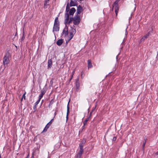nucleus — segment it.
<instances>
[{"instance_id":"obj_1","label":"nucleus","mask_w":158,"mask_h":158,"mask_svg":"<svg viewBox=\"0 0 158 158\" xmlns=\"http://www.w3.org/2000/svg\"><path fill=\"white\" fill-rule=\"evenodd\" d=\"M11 56L9 51H7L5 53L3 59V64L5 66H7L9 63V58L11 57Z\"/></svg>"},{"instance_id":"obj_2","label":"nucleus","mask_w":158,"mask_h":158,"mask_svg":"<svg viewBox=\"0 0 158 158\" xmlns=\"http://www.w3.org/2000/svg\"><path fill=\"white\" fill-rule=\"evenodd\" d=\"M120 0H116L112 5V10H113L114 7H115V12L116 14V16H117L119 11V8L118 7V3Z\"/></svg>"},{"instance_id":"obj_3","label":"nucleus","mask_w":158,"mask_h":158,"mask_svg":"<svg viewBox=\"0 0 158 158\" xmlns=\"http://www.w3.org/2000/svg\"><path fill=\"white\" fill-rule=\"evenodd\" d=\"M71 29L69 31L70 35L69 36V40H70L73 37L74 35L76 32V30L75 26L73 25V26L71 27Z\"/></svg>"},{"instance_id":"obj_4","label":"nucleus","mask_w":158,"mask_h":158,"mask_svg":"<svg viewBox=\"0 0 158 158\" xmlns=\"http://www.w3.org/2000/svg\"><path fill=\"white\" fill-rule=\"evenodd\" d=\"M80 22V16L78 15H76L74 17L73 23L74 25H78Z\"/></svg>"},{"instance_id":"obj_5","label":"nucleus","mask_w":158,"mask_h":158,"mask_svg":"<svg viewBox=\"0 0 158 158\" xmlns=\"http://www.w3.org/2000/svg\"><path fill=\"white\" fill-rule=\"evenodd\" d=\"M152 28H151V30L149 31L145 35H144L140 40V42L143 41L146 39L150 35L151 33H152Z\"/></svg>"},{"instance_id":"obj_6","label":"nucleus","mask_w":158,"mask_h":158,"mask_svg":"<svg viewBox=\"0 0 158 158\" xmlns=\"http://www.w3.org/2000/svg\"><path fill=\"white\" fill-rule=\"evenodd\" d=\"M68 28L66 25L65 28L64 29L62 33V35H64V37L68 35Z\"/></svg>"},{"instance_id":"obj_7","label":"nucleus","mask_w":158,"mask_h":158,"mask_svg":"<svg viewBox=\"0 0 158 158\" xmlns=\"http://www.w3.org/2000/svg\"><path fill=\"white\" fill-rule=\"evenodd\" d=\"M79 77L78 76V77H77L76 79V82H75L76 89V90H77V91L78 90L80 86V84L79 83Z\"/></svg>"},{"instance_id":"obj_8","label":"nucleus","mask_w":158,"mask_h":158,"mask_svg":"<svg viewBox=\"0 0 158 158\" xmlns=\"http://www.w3.org/2000/svg\"><path fill=\"white\" fill-rule=\"evenodd\" d=\"M40 145L38 144V146L37 148H35L33 150V151L32 153L33 155H34V154H35L36 153H39V149H40Z\"/></svg>"},{"instance_id":"obj_9","label":"nucleus","mask_w":158,"mask_h":158,"mask_svg":"<svg viewBox=\"0 0 158 158\" xmlns=\"http://www.w3.org/2000/svg\"><path fill=\"white\" fill-rule=\"evenodd\" d=\"M83 10V8L80 5H79L77 7V14L79 15L81 14V11Z\"/></svg>"},{"instance_id":"obj_10","label":"nucleus","mask_w":158,"mask_h":158,"mask_svg":"<svg viewBox=\"0 0 158 158\" xmlns=\"http://www.w3.org/2000/svg\"><path fill=\"white\" fill-rule=\"evenodd\" d=\"M65 20H64V24H66V22H68L69 19V15L68 13H66L65 14Z\"/></svg>"},{"instance_id":"obj_11","label":"nucleus","mask_w":158,"mask_h":158,"mask_svg":"<svg viewBox=\"0 0 158 158\" xmlns=\"http://www.w3.org/2000/svg\"><path fill=\"white\" fill-rule=\"evenodd\" d=\"M77 4V2L76 1L71 0L70 2L69 6H75Z\"/></svg>"},{"instance_id":"obj_12","label":"nucleus","mask_w":158,"mask_h":158,"mask_svg":"<svg viewBox=\"0 0 158 158\" xmlns=\"http://www.w3.org/2000/svg\"><path fill=\"white\" fill-rule=\"evenodd\" d=\"M49 3V0H44V8L45 9L48 7Z\"/></svg>"},{"instance_id":"obj_13","label":"nucleus","mask_w":158,"mask_h":158,"mask_svg":"<svg viewBox=\"0 0 158 158\" xmlns=\"http://www.w3.org/2000/svg\"><path fill=\"white\" fill-rule=\"evenodd\" d=\"M59 25H54L53 31H58L59 30Z\"/></svg>"},{"instance_id":"obj_14","label":"nucleus","mask_w":158,"mask_h":158,"mask_svg":"<svg viewBox=\"0 0 158 158\" xmlns=\"http://www.w3.org/2000/svg\"><path fill=\"white\" fill-rule=\"evenodd\" d=\"M48 69H50L52 66V60L51 59L49 60L48 61Z\"/></svg>"},{"instance_id":"obj_15","label":"nucleus","mask_w":158,"mask_h":158,"mask_svg":"<svg viewBox=\"0 0 158 158\" xmlns=\"http://www.w3.org/2000/svg\"><path fill=\"white\" fill-rule=\"evenodd\" d=\"M84 152L83 149H80V151L77 155V157L80 158Z\"/></svg>"},{"instance_id":"obj_16","label":"nucleus","mask_w":158,"mask_h":158,"mask_svg":"<svg viewBox=\"0 0 158 158\" xmlns=\"http://www.w3.org/2000/svg\"><path fill=\"white\" fill-rule=\"evenodd\" d=\"M76 11V9L74 8H71L69 11V14L70 15H73Z\"/></svg>"},{"instance_id":"obj_17","label":"nucleus","mask_w":158,"mask_h":158,"mask_svg":"<svg viewBox=\"0 0 158 158\" xmlns=\"http://www.w3.org/2000/svg\"><path fill=\"white\" fill-rule=\"evenodd\" d=\"M45 93L46 91L45 90H42L41 91V94L39 96V99L41 100Z\"/></svg>"},{"instance_id":"obj_18","label":"nucleus","mask_w":158,"mask_h":158,"mask_svg":"<svg viewBox=\"0 0 158 158\" xmlns=\"http://www.w3.org/2000/svg\"><path fill=\"white\" fill-rule=\"evenodd\" d=\"M63 43V40L62 39H60L57 41L56 44L58 46H60Z\"/></svg>"},{"instance_id":"obj_19","label":"nucleus","mask_w":158,"mask_h":158,"mask_svg":"<svg viewBox=\"0 0 158 158\" xmlns=\"http://www.w3.org/2000/svg\"><path fill=\"white\" fill-rule=\"evenodd\" d=\"M54 25H60V22L58 21V17L56 18Z\"/></svg>"},{"instance_id":"obj_20","label":"nucleus","mask_w":158,"mask_h":158,"mask_svg":"<svg viewBox=\"0 0 158 158\" xmlns=\"http://www.w3.org/2000/svg\"><path fill=\"white\" fill-rule=\"evenodd\" d=\"M93 67V65L91 62V60H90L88 61V68H91Z\"/></svg>"},{"instance_id":"obj_21","label":"nucleus","mask_w":158,"mask_h":158,"mask_svg":"<svg viewBox=\"0 0 158 158\" xmlns=\"http://www.w3.org/2000/svg\"><path fill=\"white\" fill-rule=\"evenodd\" d=\"M69 102L67 106V115H66V118L67 119H68V115L69 113Z\"/></svg>"},{"instance_id":"obj_22","label":"nucleus","mask_w":158,"mask_h":158,"mask_svg":"<svg viewBox=\"0 0 158 158\" xmlns=\"http://www.w3.org/2000/svg\"><path fill=\"white\" fill-rule=\"evenodd\" d=\"M73 19L74 18H73V17H70L68 22H66V24L67 23L68 24H69L73 21Z\"/></svg>"},{"instance_id":"obj_23","label":"nucleus","mask_w":158,"mask_h":158,"mask_svg":"<svg viewBox=\"0 0 158 158\" xmlns=\"http://www.w3.org/2000/svg\"><path fill=\"white\" fill-rule=\"evenodd\" d=\"M146 143V139H144V140H143V145H142V150L143 151H144V147H145V146Z\"/></svg>"},{"instance_id":"obj_24","label":"nucleus","mask_w":158,"mask_h":158,"mask_svg":"<svg viewBox=\"0 0 158 158\" xmlns=\"http://www.w3.org/2000/svg\"><path fill=\"white\" fill-rule=\"evenodd\" d=\"M89 117H88L85 119V120L84 121V123H83V124H84L83 126H84L86 124L87 122L89 120Z\"/></svg>"},{"instance_id":"obj_25","label":"nucleus","mask_w":158,"mask_h":158,"mask_svg":"<svg viewBox=\"0 0 158 158\" xmlns=\"http://www.w3.org/2000/svg\"><path fill=\"white\" fill-rule=\"evenodd\" d=\"M70 7L69 6V3H67L66 6V13H68Z\"/></svg>"},{"instance_id":"obj_26","label":"nucleus","mask_w":158,"mask_h":158,"mask_svg":"<svg viewBox=\"0 0 158 158\" xmlns=\"http://www.w3.org/2000/svg\"><path fill=\"white\" fill-rule=\"evenodd\" d=\"M54 101L53 100V99H52L50 101V102L49 104V105H48V107H50V106L53 104V103H54Z\"/></svg>"},{"instance_id":"obj_27","label":"nucleus","mask_w":158,"mask_h":158,"mask_svg":"<svg viewBox=\"0 0 158 158\" xmlns=\"http://www.w3.org/2000/svg\"><path fill=\"white\" fill-rule=\"evenodd\" d=\"M53 80H54V79L53 78H52L51 80L50 81V85H49V86H52V85H53Z\"/></svg>"},{"instance_id":"obj_28","label":"nucleus","mask_w":158,"mask_h":158,"mask_svg":"<svg viewBox=\"0 0 158 158\" xmlns=\"http://www.w3.org/2000/svg\"><path fill=\"white\" fill-rule=\"evenodd\" d=\"M84 144L81 143H80L79 144V148L80 149H83V147L84 146Z\"/></svg>"},{"instance_id":"obj_29","label":"nucleus","mask_w":158,"mask_h":158,"mask_svg":"<svg viewBox=\"0 0 158 158\" xmlns=\"http://www.w3.org/2000/svg\"><path fill=\"white\" fill-rule=\"evenodd\" d=\"M25 38V37L24 36V31H23V36L21 39V41H23L24 39Z\"/></svg>"},{"instance_id":"obj_30","label":"nucleus","mask_w":158,"mask_h":158,"mask_svg":"<svg viewBox=\"0 0 158 158\" xmlns=\"http://www.w3.org/2000/svg\"><path fill=\"white\" fill-rule=\"evenodd\" d=\"M49 128V127L48 126H46L44 128L43 132H46L47 131L48 129Z\"/></svg>"},{"instance_id":"obj_31","label":"nucleus","mask_w":158,"mask_h":158,"mask_svg":"<svg viewBox=\"0 0 158 158\" xmlns=\"http://www.w3.org/2000/svg\"><path fill=\"white\" fill-rule=\"evenodd\" d=\"M40 99L39 98V99L37 100V101L35 103V105L37 106L38 105V104H39V102H40Z\"/></svg>"},{"instance_id":"obj_32","label":"nucleus","mask_w":158,"mask_h":158,"mask_svg":"<svg viewBox=\"0 0 158 158\" xmlns=\"http://www.w3.org/2000/svg\"><path fill=\"white\" fill-rule=\"evenodd\" d=\"M84 76V73L83 71H82L81 73V78H83Z\"/></svg>"},{"instance_id":"obj_33","label":"nucleus","mask_w":158,"mask_h":158,"mask_svg":"<svg viewBox=\"0 0 158 158\" xmlns=\"http://www.w3.org/2000/svg\"><path fill=\"white\" fill-rule=\"evenodd\" d=\"M26 94V92H25L23 94V95L22 98H23L25 100L26 99V96H25V94Z\"/></svg>"},{"instance_id":"obj_34","label":"nucleus","mask_w":158,"mask_h":158,"mask_svg":"<svg viewBox=\"0 0 158 158\" xmlns=\"http://www.w3.org/2000/svg\"><path fill=\"white\" fill-rule=\"evenodd\" d=\"M86 142V139H83L81 141V143L82 144H84Z\"/></svg>"},{"instance_id":"obj_35","label":"nucleus","mask_w":158,"mask_h":158,"mask_svg":"<svg viewBox=\"0 0 158 158\" xmlns=\"http://www.w3.org/2000/svg\"><path fill=\"white\" fill-rule=\"evenodd\" d=\"M37 106V105H35L34 106H33V109L34 110H36Z\"/></svg>"},{"instance_id":"obj_36","label":"nucleus","mask_w":158,"mask_h":158,"mask_svg":"<svg viewBox=\"0 0 158 158\" xmlns=\"http://www.w3.org/2000/svg\"><path fill=\"white\" fill-rule=\"evenodd\" d=\"M116 137L114 136V137H113V139H112V140H113V141H114L116 140Z\"/></svg>"},{"instance_id":"obj_37","label":"nucleus","mask_w":158,"mask_h":158,"mask_svg":"<svg viewBox=\"0 0 158 158\" xmlns=\"http://www.w3.org/2000/svg\"><path fill=\"white\" fill-rule=\"evenodd\" d=\"M53 120H54L53 118H52V119L51 120V121H50L49 122H50V123H52V122H53Z\"/></svg>"},{"instance_id":"obj_38","label":"nucleus","mask_w":158,"mask_h":158,"mask_svg":"<svg viewBox=\"0 0 158 158\" xmlns=\"http://www.w3.org/2000/svg\"><path fill=\"white\" fill-rule=\"evenodd\" d=\"M73 77V75H71V77L70 78V79L69 80V81H71V79H72V78Z\"/></svg>"},{"instance_id":"obj_39","label":"nucleus","mask_w":158,"mask_h":158,"mask_svg":"<svg viewBox=\"0 0 158 158\" xmlns=\"http://www.w3.org/2000/svg\"><path fill=\"white\" fill-rule=\"evenodd\" d=\"M92 111H91L89 114V117H90L91 115H92Z\"/></svg>"},{"instance_id":"obj_40","label":"nucleus","mask_w":158,"mask_h":158,"mask_svg":"<svg viewBox=\"0 0 158 158\" xmlns=\"http://www.w3.org/2000/svg\"><path fill=\"white\" fill-rule=\"evenodd\" d=\"M52 123H51L49 122L48 123V124L50 126Z\"/></svg>"},{"instance_id":"obj_41","label":"nucleus","mask_w":158,"mask_h":158,"mask_svg":"<svg viewBox=\"0 0 158 158\" xmlns=\"http://www.w3.org/2000/svg\"><path fill=\"white\" fill-rule=\"evenodd\" d=\"M74 72H75V71H73L72 73V75H73H73L74 74Z\"/></svg>"},{"instance_id":"obj_42","label":"nucleus","mask_w":158,"mask_h":158,"mask_svg":"<svg viewBox=\"0 0 158 158\" xmlns=\"http://www.w3.org/2000/svg\"><path fill=\"white\" fill-rule=\"evenodd\" d=\"M155 154L158 155V151L155 153Z\"/></svg>"},{"instance_id":"obj_43","label":"nucleus","mask_w":158,"mask_h":158,"mask_svg":"<svg viewBox=\"0 0 158 158\" xmlns=\"http://www.w3.org/2000/svg\"><path fill=\"white\" fill-rule=\"evenodd\" d=\"M34 155H33L32 154V156L31 157V158H34Z\"/></svg>"},{"instance_id":"obj_44","label":"nucleus","mask_w":158,"mask_h":158,"mask_svg":"<svg viewBox=\"0 0 158 158\" xmlns=\"http://www.w3.org/2000/svg\"><path fill=\"white\" fill-rule=\"evenodd\" d=\"M46 126H48V127H49L50 126V125H49L48 124L46 125Z\"/></svg>"},{"instance_id":"obj_45","label":"nucleus","mask_w":158,"mask_h":158,"mask_svg":"<svg viewBox=\"0 0 158 158\" xmlns=\"http://www.w3.org/2000/svg\"><path fill=\"white\" fill-rule=\"evenodd\" d=\"M29 156V154H28V155L27 156L26 158H28Z\"/></svg>"},{"instance_id":"obj_46","label":"nucleus","mask_w":158,"mask_h":158,"mask_svg":"<svg viewBox=\"0 0 158 158\" xmlns=\"http://www.w3.org/2000/svg\"><path fill=\"white\" fill-rule=\"evenodd\" d=\"M23 98H21V102H22V101L23 100Z\"/></svg>"},{"instance_id":"obj_47","label":"nucleus","mask_w":158,"mask_h":158,"mask_svg":"<svg viewBox=\"0 0 158 158\" xmlns=\"http://www.w3.org/2000/svg\"><path fill=\"white\" fill-rule=\"evenodd\" d=\"M94 109H93V110H92V111H92V112H93V111L94 110Z\"/></svg>"},{"instance_id":"obj_48","label":"nucleus","mask_w":158,"mask_h":158,"mask_svg":"<svg viewBox=\"0 0 158 158\" xmlns=\"http://www.w3.org/2000/svg\"><path fill=\"white\" fill-rule=\"evenodd\" d=\"M67 43H68V42H67V41H66V44H67Z\"/></svg>"},{"instance_id":"obj_49","label":"nucleus","mask_w":158,"mask_h":158,"mask_svg":"<svg viewBox=\"0 0 158 158\" xmlns=\"http://www.w3.org/2000/svg\"><path fill=\"white\" fill-rule=\"evenodd\" d=\"M0 158H2L1 155L0 156Z\"/></svg>"}]
</instances>
